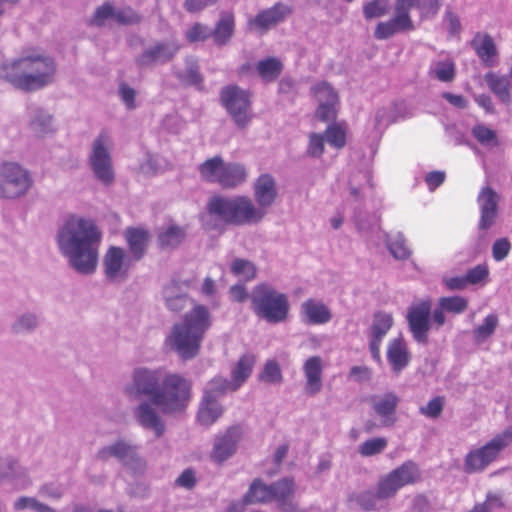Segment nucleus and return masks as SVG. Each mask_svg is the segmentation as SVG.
Instances as JSON below:
<instances>
[{"mask_svg":"<svg viewBox=\"0 0 512 512\" xmlns=\"http://www.w3.org/2000/svg\"><path fill=\"white\" fill-rule=\"evenodd\" d=\"M432 73L441 82H452L456 76L455 63L450 59L438 61Z\"/></svg>","mask_w":512,"mask_h":512,"instance_id":"obj_47","label":"nucleus"},{"mask_svg":"<svg viewBox=\"0 0 512 512\" xmlns=\"http://www.w3.org/2000/svg\"><path fill=\"white\" fill-rule=\"evenodd\" d=\"M445 180V174L441 171H432L425 177L426 184L429 189L434 190L439 187Z\"/></svg>","mask_w":512,"mask_h":512,"instance_id":"obj_62","label":"nucleus"},{"mask_svg":"<svg viewBox=\"0 0 512 512\" xmlns=\"http://www.w3.org/2000/svg\"><path fill=\"white\" fill-rule=\"evenodd\" d=\"M247 178L243 165L236 163L224 164L218 184L223 188H234L242 184Z\"/></svg>","mask_w":512,"mask_h":512,"instance_id":"obj_33","label":"nucleus"},{"mask_svg":"<svg viewBox=\"0 0 512 512\" xmlns=\"http://www.w3.org/2000/svg\"><path fill=\"white\" fill-rule=\"evenodd\" d=\"M220 99L235 124L241 129L246 128L253 118L251 94L237 85H229L221 90Z\"/></svg>","mask_w":512,"mask_h":512,"instance_id":"obj_11","label":"nucleus"},{"mask_svg":"<svg viewBox=\"0 0 512 512\" xmlns=\"http://www.w3.org/2000/svg\"><path fill=\"white\" fill-rule=\"evenodd\" d=\"M265 215L266 211L257 208L248 196L226 197L215 194L209 198L199 221L204 230L221 234L227 225L243 226L258 223Z\"/></svg>","mask_w":512,"mask_h":512,"instance_id":"obj_3","label":"nucleus"},{"mask_svg":"<svg viewBox=\"0 0 512 512\" xmlns=\"http://www.w3.org/2000/svg\"><path fill=\"white\" fill-rule=\"evenodd\" d=\"M256 358L252 354L242 355L231 371V380L215 378L211 387L205 392L199 409V416H220L223 413L219 398L227 392H234L239 389L250 377Z\"/></svg>","mask_w":512,"mask_h":512,"instance_id":"obj_5","label":"nucleus"},{"mask_svg":"<svg viewBox=\"0 0 512 512\" xmlns=\"http://www.w3.org/2000/svg\"><path fill=\"white\" fill-rule=\"evenodd\" d=\"M8 480L18 490H23L32 484L25 468L12 457H0V481Z\"/></svg>","mask_w":512,"mask_h":512,"instance_id":"obj_20","label":"nucleus"},{"mask_svg":"<svg viewBox=\"0 0 512 512\" xmlns=\"http://www.w3.org/2000/svg\"><path fill=\"white\" fill-rule=\"evenodd\" d=\"M388 11L386 0H372L363 6V14L367 20L385 15Z\"/></svg>","mask_w":512,"mask_h":512,"instance_id":"obj_50","label":"nucleus"},{"mask_svg":"<svg viewBox=\"0 0 512 512\" xmlns=\"http://www.w3.org/2000/svg\"><path fill=\"white\" fill-rule=\"evenodd\" d=\"M104 274L111 282H121L128 277L131 268V258L126 251L117 246H111L103 259Z\"/></svg>","mask_w":512,"mask_h":512,"instance_id":"obj_15","label":"nucleus"},{"mask_svg":"<svg viewBox=\"0 0 512 512\" xmlns=\"http://www.w3.org/2000/svg\"><path fill=\"white\" fill-rule=\"evenodd\" d=\"M55 73L54 59L36 48H27L18 59L0 66V79L28 92L51 84Z\"/></svg>","mask_w":512,"mask_h":512,"instance_id":"obj_4","label":"nucleus"},{"mask_svg":"<svg viewBox=\"0 0 512 512\" xmlns=\"http://www.w3.org/2000/svg\"><path fill=\"white\" fill-rule=\"evenodd\" d=\"M388 248L391 254L397 259H406L411 251L402 237H397L388 242Z\"/></svg>","mask_w":512,"mask_h":512,"instance_id":"obj_52","label":"nucleus"},{"mask_svg":"<svg viewBox=\"0 0 512 512\" xmlns=\"http://www.w3.org/2000/svg\"><path fill=\"white\" fill-rule=\"evenodd\" d=\"M512 443V428H506L496 434L484 446L471 450L464 459L463 469L466 473H478L485 470L497 459L501 451Z\"/></svg>","mask_w":512,"mask_h":512,"instance_id":"obj_8","label":"nucleus"},{"mask_svg":"<svg viewBox=\"0 0 512 512\" xmlns=\"http://www.w3.org/2000/svg\"><path fill=\"white\" fill-rule=\"evenodd\" d=\"M291 12L290 6L278 2L268 9L261 10L254 18L249 19L248 26L263 34L283 22Z\"/></svg>","mask_w":512,"mask_h":512,"instance_id":"obj_17","label":"nucleus"},{"mask_svg":"<svg viewBox=\"0 0 512 512\" xmlns=\"http://www.w3.org/2000/svg\"><path fill=\"white\" fill-rule=\"evenodd\" d=\"M138 422L144 429L153 431L156 437H160L165 431L163 418H138Z\"/></svg>","mask_w":512,"mask_h":512,"instance_id":"obj_56","label":"nucleus"},{"mask_svg":"<svg viewBox=\"0 0 512 512\" xmlns=\"http://www.w3.org/2000/svg\"><path fill=\"white\" fill-rule=\"evenodd\" d=\"M473 135L482 144L496 141V133L483 125L476 126L473 129Z\"/></svg>","mask_w":512,"mask_h":512,"instance_id":"obj_60","label":"nucleus"},{"mask_svg":"<svg viewBox=\"0 0 512 512\" xmlns=\"http://www.w3.org/2000/svg\"><path fill=\"white\" fill-rule=\"evenodd\" d=\"M110 17H114V9L112 5L105 3L104 5L97 8L90 20V23L96 26H102L105 20Z\"/></svg>","mask_w":512,"mask_h":512,"instance_id":"obj_57","label":"nucleus"},{"mask_svg":"<svg viewBox=\"0 0 512 512\" xmlns=\"http://www.w3.org/2000/svg\"><path fill=\"white\" fill-rule=\"evenodd\" d=\"M114 18L120 24H136L140 21L139 15L131 8L114 11Z\"/></svg>","mask_w":512,"mask_h":512,"instance_id":"obj_59","label":"nucleus"},{"mask_svg":"<svg viewBox=\"0 0 512 512\" xmlns=\"http://www.w3.org/2000/svg\"><path fill=\"white\" fill-rule=\"evenodd\" d=\"M177 51V47L158 43L155 46L146 49L137 59L136 63L140 67L149 66L155 63H164L169 61Z\"/></svg>","mask_w":512,"mask_h":512,"instance_id":"obj_29","label":"nucleus"},{"mask_svg":"<svg viewBox=\"0 0 512 512\" xmlns=\"http://www.w3.org/2000/svg\"><path fill=\"white\" fill-rule=\"evenodd\" d=\"M101 232L91 220L69 217L58 234V244L71 265L81 274H91L98 262Z\"/></svg>","mask_w":512,"mask_h":512,"instance_id":"obj_2","label":"nucleus"},{"mask_svg":"<svg viewBox=\"0 0 512 512\" xmlns=\"http://www.w3.org/2000/svg\"><path fill=\"white\" fill-rule=\"evenodd\" d=\"M278 195L275 179L270 174L260 175L254 183V198L257 208L267 212Z\"/></svg>","mask_w":512,"mask_h":512,"instance_id":"obj_24","label":"nucleus"},{"mask_svg":"<svg viewBox=\"0 0 512 512\" xmlns=\"http://www.w3.org/2000/svg\"><path fill=\"white\" fill-rule=\"evenodd\" d=\"M251 308L258 317L276 324L288 318L290 304L286 294L267 283H260L252 291Z\"/></svg>","mask_w":512,"mask_h":512,"instance_id":"obj_6","label":"nucleus"},{"mask_svg":"<svg viewBox=\"0 0 512 512\" xmlns=\"http://www.w3.org/2000/svg\"><path fill=\"white\" fill-rule=\"evenodd\" d=\"M211 326V316L208 309L202 305L194 307V356L197 354L199 342L203 334Z\"/></svg>","mask_w":512,"mask_h":512,"instance_id":"obj_35","label":"nucleus"},{"mask_svg":"<svg viewBox=\"0 0 512 512\" xmlns=\"http://www.w3.org/2000/svg\"><path fill=\"white\" fill-rule=\"evenodd\" d=\"M325 136L319 133H311L309 135V143L307 147V154L310 157H321L325 150Z\"/></svg>","mask_w":512,"mask_h":512,"instance_id":"obj_51","label":"nucleus"},{"mask_svg":"<svg viewBox=\"0 0 512 512\" xmlns=\"http://www.w3.org/2000/svg\"><path fill=\"white\" fill-rule=\"evenodd\" d=\"M347 126L344 123H333L325 129L324 136L330 146L342 149L346 145Z\"/></svg>","mask_w":512,"mask_h":512,"instance_id":"obj_41","label":"nucleus"},{"mask_svg":"<svg viewBox=\"0 0 512 512\" xmlns=\"http://www.w3.org/2000/svg\"><path fill=\"white\" fill-rule=\"evenodd\" d=\"M271 485L264 484L261 480H255L245 496L248 503L272 501Z\"/></svg>","mask_w":512,"mask_h":512,"instance_id":"obj_42","label":"nucleus"},{"mask_svg":"<svg viewBox=\"0 0 512 512\" xmlns=\"http://www.w3.org/2000/svg\"><path fill=\"white\" fill-rule=\"evenodd\" d=\"M259 380L268 384H280L283 375L279 363L276 360H268L259 374Z\"/></svg>","mask_w":512,"mask_h":512,"instance_id":"obj_44","label":"nucleus"},{"mask_svg":"<svg viewBox=\"0 0 512 512\" xmlns=\"http://www.w3.org/2000/svg\"><path fill=\"white\" fill-rule=\"evenodd\" d=\"M231 272L237 276L242 277L245 280L249 281L255 278L256 276V267L255 265L246 259L237 258L231 263Z\"/></svg>","mask_w":512,"mask_h":512,"instance_id":"obj_46","label":"nucleus"},{"mask_svg":"<svg viewBox=\"0 0 512 512\" xmlns=\"http://www.w3.org/2000/svg\"><path fill=\"white\" fill-rule=\"evenodd\" d=\"M471 47L485 67H494L498 63V49L491 35L478 32L471 41Z\"/></svg>","mask_w":512,"mask_h":512,"instance_id":"obj_23","label":"nucleus"},{"mask_svg":"<svg viewBox=\"0 0 512 512\" xmlns=\"http://www.w3.org/2000/svg\"><path fill=\"white\" fill-rule=\"evenodd\" d=\"M498 325V317L495 314H489L485 317L483 324L474 329V338L477 341H483L490 337Z\"/></svg>","mask_w":512,"mask_h":512,"instance_id":"obj_48","label":"nucleus"},{"mask_svg":"<svg viewBox=\"0 0 512 512\" xmlns=\"http://www.w3.org/2000/svg\"><path fill=\"white\" fill-rule=\"evenodd\" d=\"M387 360L394 373L399 374L408 366L411 360V354L407 343L402 337L391 340L387 347Z\"/></svg>","mask_w":512,"mask_h":512,"instance_id":"obj_27","label":"nucleus"},{"mask_svg":"<svg viewBox=\"0 0 512 512\" xmlns=\"http://www.w3.org/2000/svg\"><path fill=\"white\" fill-rule=\"evenodd\" d=\"M111 140L106 132H101L93 143L90 155V164L92 170L101 182L110 185L114 180L111 156L109 148Z\"/></svg>","mask_w":512,"mask_h":512,"instance_id":"obj_13","label":"nucleus"},{"mask_svg":"<svg viewBox=\"0 0 512 512\" xmlns=\"http://www.w3.org/2000/svg\"><path fill=\"white\" fill-rule=\"evenodd\" d=\"M240 438V431L236 427L229 428L225 434L216 438L213 458L218 462L228 459L235 451L236 444Z\"/></svg>","mask_w":512,"mask_h":512,"instance_id":"obj_28","label":"nucleus"},{"mask_svg":"<svg viewBox=\"0 0 512 512\" xmlns=\"http://www.w3.org/2000/svg\"><path fill=\"white\" fill-rule=\"evenodd\" d=\"M393 325L392 315L385 312H378L374 315L373 324L371 326V340L369 349L373 359L377 362L381 361L380 346L384 336L388 333Z\"/></svg>","mask_w":512,"mask_h":512,"instance_id":"obj_22","label":"nucleus"},{"mask_svg":"<svg viewBox=\"0 0 512 512\" xmlns=\"http://www.w3.org/2000/svg\"><path fill=\"white\" fill-rule=\"evenodd\" d=\"M168 343L183 359L192 357V317L186 314L183 324L174 326Z\"/></svg>","mask_w":512,"mask_h":512,"instance_id":"obj_18","label":"nucleus"},{"mask_svg":"<svg viewBox=\"0 0 512 512\" xmlns=\"http://www.w3.org/2000/svg\"><path fill=\"white\" fill-rule=\"evenodd\" d=\"M256 68L259 76L264 81L272 82L281 74L283 65L279 59L275 57H268L259 61Z\"/></svg>","mask_w":512,"mask_h":512,"instance_id":"obj_38","label":"nucleus"},{"mask_svg":"<svg viewBox=\"0 0 512 512\" xmlns=\"http://www.w3.org/2000/svg\"><path fill=\"white\" fill-rule=\"evenodd\" d=\"M349 375L357 381H366L371 378V369L366 366H353Z\"/></svg>","mask_w":512,"mask_h":512,"instance_id":"obj_64","label":"nucleus"},{"mask_svg":"<svg viewBox=\"0 0 512 512\" xmlns=\"http://www.w3.org/2000/svg\"><path fill=\"white\" fill-rule=\"evenodd\" d=\"M185 238V231L177 225H169L158 235V243L162 249L174 248Z\"/></svg>","mask_w":512,"mask_h":512,"instance_id":"obj_40","label":"nucleus"},{"mask_svg":"<svg viewBox=\"0 0 512 512\" xmlns=\"http://www.w3.org/2000/svg\"><path fill=\"white\" fill-rule=\"evenodd\" d=\"M124 238L132 259L135 261L142 259L150 242L149 232L142 227H128L124 231Z\"/></svg>","mask_w":512,"mask_h":512,"instance_id":"obj_26","label":"nucleus"},{"mask_svg":"<svg viewBox=\"0 0 512 512\" xmlns=\"http://www.w3.org/2000/svg\"><path fill=\"white\" fill-rule=\"evenodd\" d=\"M295 491L294 481L290 478H283L271 485L272 500L278 502L280 507L283 503H288L291 500Z\"/></svg>","mask_w":512,"mask_h":512,"instance_id":"obj_39","label":"nucleus"},{"mask_svg":"<svg viewBox=\"0 0 512 512\" xmlns=\"http://www.w3.org/2000/svg\"><path fill=\"white\" fill-rule=\"evenodd\" d=\"M444 397L437 396L433 398L427 406L420 408V413L425 416H439L443 410Z\"/></svg>","mask_w":512,"mask_h":512,"instance_id":"obj_58","label":"nucleus"},{"mask_svg":"<svg viewBox=\"0 0 512 512\" xmlns=\"http://www.w3.org/2000/svg\"><path fill=\"white\" fill-rule=\"evenodd\" d=\"M510 251L511 243L505 237L497 239L492 245V256L497 262L504 260Z\"/></svg>","mask_w":512,"mask_h":512,"instance_id":"obj_53","label":"nucleus"},{"mask_svg":"<svg viewBox=\"0 0 512 512\" xmlns=\"http://www.w3.org/2000/svg\"><path fill=\"white\" fill-rule=\"evenodd\" d=\"M120 94L122 100L125 102L129 109H133L135 107V91L131 87L126 84L120 85Z\"/></svg>","mask_w":512,"mask_h":512,"instance_id":"obj_63","label":"nucleus"},{"mask_svg":"<svg viewBox=\"0 0 512 512\" xmlns=\"http://www.w3.org/2000/svg\"><path fill=\"white\" fill-rule=\"evenodd\" d=\"M304 392L308 396L319 394L323 388V361L320 356H311L303 364Z\"/></svg>","mask_w":512,"mask_h":512,"instance_id":"obj_21","label":"nucleus"},{"mask_svg":"<svg viewBox=\"0 0 512 512\" xmlns=\"http://www.w3.org/2000/svg\"><path fill=\"white\" fill-rule=\"evenodd\" d=\"M480 504H484L485 509H488L489 512L492 509L503 508L505 506L504 493L502 491H488L485 501Z\"/></svg>","mask_w":512,"mask_h":512,"instance_id":"obj_55","label":"nucleus"},{"mask_svg":"<svg viewBox=\"0 0 512 512\" xmlns=\"http://www.w3.org/2000/svg\"><path fill=\"white\" fill-rule=\"evenodd\" d=\"M489 275V269L486 264H479L469 269L465 275L468 284H478L485 280Z\"/></svg>","mask_w":512,"mask_h":512,"instance_id":"obj_54","label":"nucleus"},{"mask_svg":"<svg viewBox=\"0 0 512 512\" xmlns=\"http://www.w3.org/2000/svg\"><path fill=\"white\" fill-rule=\"evenodd\" d=\"M235 30V18L232 12H223L212 31V37L216 44L225 45L233 37Z\"/></svg>","mask_w":512,"mask_h":512,"instance_id":"obj_31","label":"nucleus"},{"mask_svg":"<svg viewBox=\"0 0 512 512\" xmlns=\"http://www.w3.org/2000/svg\"><path fill=\"white\" fill-rule=\"evenodd\" d=\"M224 164L220 157L208 159L200 166V174L206 181L218 183Z\"/></svg>","mask_w":512,"mask_h":512,"instance_id":"obj_43","label":"nucleus"},{"mask_svg":"<svg viewBox=\"0 0 512 512\" xmlns=\"http://www.w3.org/2000/svg\"><path fill=\"white\" fill-rule=\"evenodd\" d=\"M349 501L355 502L361 509L365 511L378 510L383 506V503L385 502L383 497H380L377 487L375 491L367 490L352 494L349 496Z\"/></svg>","mask_w":512,"mask_h":512,"instance_id":"obj_36","label":"nucleus"},{"mask_svg":"<svg viewBox=\"0 0 512 512\" xmlns=\"http://www.w3.org/2000/svg\"><path fill=\"white\" fill-rule=\"evenodd\" d=\"M28 170L14 162L0 165V197L14 199L24 195L32 186Z\"/></svg>","mask_w":512,"mask_h":512,"instance_id":"obj_12","label":"nucleus"},{"mask_svg":"<svg viewBox=\"0 0 512 512\" xmlns=\"http://www.w3.org/2000/svg\"><path fill=\"white\" fill-rule=\"evenodd\" d=\"M311 93L319 103L316 118L322 122L335 120L339 105L337 92L327 82H321L311 88Z\"/></svg>","mask_w":512,"mask_h":512,"instance_id":"obj_14","label":"nucleus"},{"mask_svg":"<svg viewBox=\"0 0 512 512\" xmlns=\"http://www.w3.org/2000/svg\"><path fill=\"white\" fill-rule=\"evenodd\" d=\"M96 458L104 462L114 458L134 474H142L146 469V462L139 455L138 446L125 439H118L102 447L98 450Z\"/></svg>","mask_w":512,"mask_h":512,"instance_id":"obj_9","label":"nucleus"},{"mask_svg":"<svg viewBox=\"0 0 512 512\" xmlns=\"http://www.w3.org/2000/svg\"><path fill=\"white\" fill-rule=\"evenodd\" d=\"M468 300L462 296L441 297L438 305L446 312L453 314H461L468 308Z\"/></svg>","mask_w":512,"mask_h":512,"instance_id":"obj_45","label":"nucleus"},{"mask_svg":"<svg viewBox=\"0 0 512 512\" xmlns=\"http://www.w3.org/2000/svg\"><path fill=\"white\" fill-rule=\"evenodd\" d=\"M188 282H173L165 290V299L167 306L172 311L182 310L188 303Z\"/></svg>","mask_w":512,"mask_h":512,"instance_id":"obj_30","label":"nucleus"},{"mask_svg":"<svg viewBox=\"0 0 512 512\" xmlns=\"http://www.w3.org/2000/svg\"><path fill=\"white\" fill-rule=\"evenodd\" d=\"M398 401L399 399L397 395L392 392L371 397L373 409L379 416H389L394 414Z\"/></svg>","mask_w":512,"mask_h":512,"instance_id":"obj_37","label":"nucleus"},{"mask_svg":"<svg viewBox=\"0 0 512 512\" xmlns=\"http://www.w3.org/2000/svg\"><path fill=\"white\" fill-rule=\"evenodd\" d=\"M387 446V440L385 438H373L363 442L359 446V453L364 457H370L380 454Z\"/></svg>","mask_w":512,"mask_h":512,"instance_id":"obj_49","label":"nucleus"},{"mask_svg":"<svg viewBox=\"0 0 512 512\" xmlns=\"http://www.w3.org/2000/svg\"><path fill=\"white\" fill-rule=\"evenodd\" d=\"M480 207V230H488L496 221L498 215V194L490 187L481 189L477 198Z\"/></svg>","mask_w":512,"mask_h":512,"instance_id":"obj_19","label":"nucleus"},{"mask_svg":"<svg viewBox=\"0 0 512 512\" xmlns=\"http://www.w3.org/2000/svg\"><path fill=\"white\" fill-rule=\"evenodd\" d=\"M485 81L490 90L503 102L510 104L511 102V83L509 76H499L493 72L485 75Z\"/></svg>","mask_w":512,"mask_h":512,"instance_id":"obj_34","label":"nucleus"},{"mask_svg":"<svg viewBox=\"0 0 512 512\" xmlns=\"http://www.w3.org/2000/svg\"><path fill=\"white\" fill-rule=\"evenodd\" d=\"M395 15L385 22H379L374 30V37L378 40H385L396 33L412 31L415 29L411 15L406 13L399 1L395 0L394 4Z\"/></svg>","mask_w":512,"mask_h":512,"instance_id":"obj_16","label":"nucleus"},{"mask_svg":"<svg viewBox=\"0 0 512 512\" xmlns=\"http://www.w3.org/2000/svg\"><path fill=\"white\" fill-rule=\"evenodd\" d=\"M128 393L135 396L146 395L148 401L141 403L138 416H156L157 412L171 413L186 406L189 400V385L178 375H168L162 388L156 371L137 369L133 386Z\"/></svg>","mask_w":512,"mask_h":512,"instance_id":"obj_1","label":"nucleus"},{"mask_svg":"<svg viewBox=\"0 0 512 512\" xmlns=\"http://www.w3.org/2000/svg\"><path fill=\"white\" fill-rule=\"evenodd\" d=\"M399 6L410 14L411 9H417L421 18L435 17L441 6L443 0H398Z\"/></svg>","mask_w":512,"mask_h":512,"instance_id":"obj_32","label":"nucleus"},{"mask_svg":"<svg viewBox=\"0 0 512 512\" xmlns=\"http://www.w3.org/2000/svg\"><path fill=\"white\" fill-rule=\"evenodd\" d=\"M36 502L37 499L35 497L21 496L18 499H16L15 502L13 503V510L16 512H20L25 509L34 510Z\"/></svg>","mask_w":512,"mask_h":512,"instance_id":"obj_61","label":"nucleus"},{"mask_svg":"<svg viewBox=\"0 0 512 512\" xmlns=\"http://www.w3.org/2000/svg\"><path fill=\"white\" fill-rule=\"evenodd\" d=\"M445 312L441 306H438L432 313V302L429 298L414 302L407 312V321L414 340L426 344L430 328L434 326L439 329L444 325Z\"/></svg>","mask_w":512,"mask_h":512,"instance_id":"obj_7","label":"nucleus"},{"mask_svg":"<svg viewBox=\"0 0 512 512\" xmlns=\"http://www.w3.org/2000/svg\"><path fill=\"white\" fill-rule=\"evenodd\" d=\"M420 478L421 471L419 467L412 461H406L380 477L376 486L380 497L387 501L394 498L401 488L418 482Z\"/></svg>","mask_w":512,"mask_h":512,"instance_id":"obj_10","label":"nucleus"},{"mask_svg":"<svg viewBox=\"0 0 512 512\" xmlns=\"http://www.w3.org/2000/svg\"><path fill=\"white\" fill-rule=\"evenodd\" d=\"M300 316L309 325L325 324L332 318L330 309L323 302L313 298L302 303Z\"/></svg>","mask_w":512,"mask_h":512,"instance_id":"obj_25","label":"nucleus"}]
</instances>
